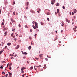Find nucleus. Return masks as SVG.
I'll return each mask as SVG.
<instances>
[{
  "label": "nucleus",
  "mask_w": 77,
  "mask_h": 77,
  "mask_svg": "<svg viewBox=\"0 0 77 77\" xmlns=\"http://www.w3.org/2000/svg\"><path fill=\"white\" fill-rule=\"evenodd\" d=\"M6 48H7V46H5V49H6Z\"/></svg>",
  "instance_id": "49"
},
{
  "label": "nucleus",
  "mask_w": 77,
  "mask_h": 77,
  "mask_svg": "<svg viewBox=\"0 0 77 77\" xmlns=\"http://www.w3.org/2000/svg\"><path fill=\"white\" fill-rule=\"evenodd\" d=\"M37 66L38 67H41V65H39V66Z\"/></svg>",
  "instance_id": "46"
},
{
  "label": "nucleus",
  "mask_w": 77,
  "mask_h": 77,
  "mask_svg": "<svg viewBox=\"0 0 77 77\" xmlns=\"http://www.w3.org/2000/svg\"><path fill=\"white\" fill-rule=\"evenodd\" d=\"M9 69H10V70H11V69H12V68H9Z\"/></svg>",
  "instance_id": "55"
},
{
  "label": "nucleus",
  "mask_w": 77,
  "mask_h": 77,
  "mask_svg": "<svg viewBox=\"0 0 77 77\" xmlns=\"http://www.w3.org/2000/svg\"><path fill=\"white\" fill-rule=\"evenodd\" d=\"M5 5H7L8 4V2L6 1L5 2Z\"/></svg>",
  "instance_id": "19"
},
{
  "label": "nucleus",
  "mask_w": 77,
  "mask_h": 77,
  "mask_svg": "<svg viewBox=\"0 0 77 77\" xmlns=\"http://www.w3.org/2000/svg\"><path fill=\"white\" fill-rule=\"evenodd\" d=\"M13 35H14V33H12L11 34V36H12Z\"/></svg>",
  "instance_id": "33"
},
{
  "label": "nucleus",
  "mask_w": 77,
  "mask_h": 77,
  "mask_svg": "<svg viewBox=\"0 0 77 77\" xmlns=\"http://www.w3.org/2000/svg\"><path fill=\"white\" fill-rule=\"evenodd\" d=\"M35 22L34 21L32 22V23L33 24H35Z\"/></svg>",
  "instance_id": "43"
},
{
  "label": "nucleus",
  "mask_w": 77,
  "mask_h": 77,
  "mask_svg": "<svg viewBox=\"0 0 77 77\" xmlns=\"http://www.w3.org/2000/svg\"><path fill=\"white\" fill-rule=\"evenodd\" d=\"M3 30L4 31H5V30H6V28H4Z\"/></svg>",
  "instance_id": "28"
},
{
  "label": "nucleus",
  "mask_w": 77,
  "mask_h": 77,
  "mask_svg": "<svg viewBox=\"0 0 77 77\" xmlns=\"http://www.w3.org/2000/svg\"><path fill=\"white\" fill-rule=\"evenodd\" d=\"M30 31L31 32H32V29H30Z\"/></svg>",
  "instance_id": "50"
},
{
  "label": "nucleus",
  "mask_w": 77,
  "mask_h": 77,
  "mask_svg": "<svg viewBox=\"0 0 77 77\" xmlns=\"http://www.w3.org/2000/svg\"><path fill=\"white\" fill-rule=\"evenodd\" d=\"M68 23H69V22H70V20H68Z\"/></svg>",
  "instance_id": "61"
},
{
  "label": "nucleus",
  "mask_w": 77,
  "mask_h": 77,
  "mask_svg": "<svg viewBox=\"0 0 77 77\" xmlns=\"http://www.w3.org/2000/svg\"><path fill=\"white\" fill-rule=\"evenodd\" d=\"M32 69H33V68H30L29 69V70H31Z\"/></svg>",
  "instance_id": "9"
},
{
  "label": "nucleus",
  "mask_w": 77,
  "mask_h": 77,
  "mask_svg": "<svg viewBox=\"0 0 77 77\" xmlns=\"http://www.w3.org/2000/svg\"><path fill=\"white\" fill-rule=\"evenodd\" d=\"M52 5H54V3L53 2H51V3Z\"/></svg>",
  "instance_id": "38"
},
{
  "label": "nucleus",
  "mask_w": 77,
  "mask_h": 77,
  "mask_svg": "<svg viewBox=\"0 0 77 77\" xmlns=\"http://www.w3.org/2000/svg\"><path fill=\"white\" fill-rule=\"evenodd\" d=\"M14 56V55L12 54H10V56Z\"/></svg>",
  "instance_id": "13"
},
{
  "label": "nucleus",
  "mask_w": 77,
  "mask_h": 77,
  "mask_svg": "<svg viewBox=\"0 0 77 77\" xmlns=\"http://www.w3.org/2000/svg\"><path fill=\"white\" fill-rule=\"evenodd\" d=\"M30 12L31 13H33V14H35V12L33 10H30Z\"/></svg>",
  "instance_id": "1"
},
{
  "label": "nucleus",
  "mask_w": 77,
  "mask_h": 77,
  "mask_svg": "<svg viewBox=\"0 0 77 77\" xmlns=\"http://www.w3.org/2000/svg\"><path fill=\"white\" fill-rule=\"evenodd\" d=\"M2 63H6V62H5V61H2Z\"/></svg>",
  "instance_id": "24"
},
{
  "label": "nucleus",
  "mask_w": 77,
  "mask_h": 77,
  "mask_svg": "<svg viewBox=\"0 0 77 77\" xmlns=\"http://www.w3.org/2000/svg\"><path fill=\"white\" fill-rule=\"evenodd\" d=\"M8 73H9V75H12V73L9 72H8Z\"/></svg>",
  "instance_id": "12"
},
{
  "label": "nucleus",
  "mask_w": 77,
  "mask_h": 77,
  "mask_svg": "<svg viewBox=\"0 0 77 77\" xmlns=\"http://www.w3.org/2000/svg\"><path fill=\"white\" fill-rule=\"evenodd\" d=\"M8 74H6L5 75V77H8Z\"/></svg>",
  "instance_id": "27"
},
{
  "label": "nucleus",
  "mask_w": 77,
  "mask_h": 77,
  "mask_svg": "<svg viewBox=\"0 0 77 77\" xmlns=\"http://www.w3.org/2000/svg\"><path fill=\"white\" fill-rule=\"evenodd\" d=\"M57 6H59V3H57V5H56Z\"/></svg>",
  "instance_id": "14"
},
{
  "label": "nucleus",
  "mask_w": 77,
  "mask_h": 77,
  "mask_svg": "<svg viewBox=\"0 0 77 77\" xmlns=\"http://www.w3.org/2000/svg\"><path fill=\"white\" fill-rule=\"evenodd\" d=\"M43 55V54H40L39 56L40 57H42V55Z\"/></svg>",
  "instance_id": "11"
},
{
  "label": "nucleus",
  "mask_w": 77,
  "mask_h": 77,
  "mask_svg": "<svg viewBox=\"0 0 77 77\" xmlns=\"http://www.w3.org/2000/svg\"><path fill=\"white\" fill-rule=\"evenodd\" d=\"M24 18H27V17H26V16H25Z\"/></svg>",
  "instance_id": "48"
},
{
  "label": "nucleus",
  "mask_w": 77,
  "mask_h": 77,
  "mask_svg": "<svg viewBox=\"0 0 77 77\" xmlns=\"http://www.w3.org/2000/svg\"><path fill=\"white\" fill-rule=\"evenodd\" d=\"M29 2H26V5L27 6H28L29 5Z\"/></svg>",
  "instance_id": "21"
},
{
  "label": "nucleus",
  "mask_w": 77,
  "mask_h": 77,
  "mask_svg": "<svg viewBox=\"0 0 77 77\" xmlns=\"http://www.w3.org/2000/svg\"><path fill=\"white\" fill-rule=\"evenodd\" d=\"M52 2H53V3H54V2H55V0H52Z\"/></svg>",
  "instance_id": "17"
},
{
  "label": "nucleus",
  "mask_w": 77,
  "mask_h": 77,
  "mask_svg": "<svg viewBox=\"0 0 77 77\" xmlns=\"http://www.w3.org/2000/svg\"><path fill=\"white\" fill-rule=\"evenodd\" d=\"M24 75H22V76L23 77H24Z\"/></svg>",
  "instance_id": "59"
},
{
  "label": "nucleus",
  "mask_w": 77,
  "mask_h": 77,
  "mask_svg": "<svg viewBox=\"0 0 77 77\" xmlns=\"http://www.w3.org/2000/svg\"><path fill=\"white\" fill-rule=\"evenodd\" d=\"M33 69H35V70H36V69H37L34 68Z\"/></svg>",
  "instance_id": "44"
},
{
  "label": "nucleus",
  "mask_w": 77,
  "mask_h": 77,
  "mask_svg": "<svg viewBox=\"0 0 77 77\" xmlns=\"http://www.w3.org/2000/svg\"><path fill=\"white\" fill-rule=\"evenodd\" d=\"M28 49L29 50H30V49H31V46H29V47Z\"/></svg>",
  "instance_id": "8"
},
{
  "label": "nucleus",
  "mask_w": 77,
  "mask_h": 77,
  "mask_svg": "<svg viewBox=\"0 0 77 77\" xmlns=\"http://www.w3.org/2000/svg\"><path fill=\"white\" fill-rule=\"evenodd\" d=\"M63 9H65V6H63Z\"/></svg>",
  "instance_id": "16"
},
{
  "label": "nucleus",
  "mask_w": 77,
  "mask_h": 77,
  "mask_svg": "<svg viewBox=\"0 0 77 77\" xmlns=\"http://www.w3.org/2000/svg\"><path fill=\"white\" fill-rule=\"evenodd\" d=\"M7 44L8 46H10L11 45V43H8Z\"/></svg>",
  "instance_id": "2"
},
{
  "label": "nucleus",
  "mask_w": 77,
  "mask_h": 77,
  "mask_svg": "<svg viewBox=\"0 0 77 77\" xmlns=\"http://www.w3.org/2000/svg\"><path fill=\"white\" fill-rule=\"evenodd\" d=\"M35 28H36L37 29V28H38V25H35Z\"/></svg>",
  "instance_id": "18"
},
{
  "label": "nucleus",
  "mask_w": 77,
  "mask_h": 77,
  "mask_svg": "<svg viewBox=\"0 0 77 77\" xmlns=\"http://www.w3.org/2000/svg\"><path fill=\"white\" fill-rule=\"evenodd\" d=\"M38 10L39 11H41V9H40V8H39Z\"/></svg>",
  "instance_id": "63"
},
{
  "label": "nucleus",
  "mask_w": 77,
  "mask_h": 77,
  "mask_svg": "<svg viewBox=\"0 0 77 77\" xmlns=\"http://www.w3.org/2000/svg\"><path fill=\"white\" fill-rule=\"evenodd\" d=\"M8 33V32H5L4 33V34H5L4 35V36H6L7 35L6 33Z\"/></svg>",
  "instance_id": "5"
},
{
  "label": "nucleus",
  "mask_w": 77,
  "mask_h": 77,
  "mask_svg": "<svg viewBox=\"0 0 77 77\" xmlns=\"http://www.w3.org/2000/svg\"><path fill=\"white\" fill-rule=\"evenodd\" d=\"M23 54H24V55L25 54V55H26L27 54V53H26V52H23Z\"/></svg>",
  "instance_id": "6"
},
{
  "label": "nucleus",
  "mask_w": 77,
  "mask_h": 77,
  "mask_svg": "<svg viewBox=\"0 0 77 77\" xmlns=\"http://www.w3.org/2000/svg\"><path fill=\"white\" fill-rule=\"evenodd\" d=\"M3 66L2 65L0 67V68H3Z\"/></svg>",
  "instance_id": "47"
},
{
  "label": "nucleus",
  "mask_w": 77,
  "mask_h": 77,
  "mask_svg": "<svg viewBox=\"0 0 77 77\" xmlns=\"http://www.w3.org/2000/svg\"><path fill=\"white\" fill-rule=\"evenodd\" d=\"M14 40V41H17V38H15Z\"/></svg>",
  "instance_id": "62"
},
{
  "label": "nucleus",
  "mask_w": 77,
  "mask_h": 77,
  "mask_svg": "<svg viewBox=\"0 0 77 77\" xmlns=\"http://www.w3.org/2000/svg\"><path fill=\"white\" fill-rule=\"evenodd\" d=\"M26 69V68H22V69H21V71H23V70L24 69Z\"/></svg>",
  "instance_id": "3"
},
{
  "label": "nucleus",
  "mask_w": 77,
  "mask_h": 77,
  "mask_svg": "<svg viewBox=\"0 0 77 77\" xmlns=\"http://www.w3.org/2000/svg\"><path fill=\"white\" fill-rule=\"evenodd\" d=\"M8 66H9V64H8L7 65V67H8Z\"/></svg>",
  "instance_id": "56"
},
{
  "label": "nucleus",
  "mask_w": 77,
  "mask_h": 77,
  "mask_svg": "<svg viewBox=\"0 0 77 77\" xmlns=\"http://www.w3.org/2000/svg\"><path fill=\"white\" fill-rule=\"evenodd\" d=\"M21 52H22V54H23V53H24V52H23V51H21Z\"/></svg>",
  "instance_id": "58"
},
{
  "label": "nucleus",
  "mask_w": 77,
  "mask_h": 77,
  "mask_svg": "<svg viewBox=\"0 0 77 77\" xmlns=\"http://www.w3.org/2000/svg\"><path fill=\"white\" fill-rule=\"evenodd\" d=\"M12 65V63H10V66H11V65Z\"/></svg>",
  "instance_id": "22"
},
{
  "label": "nucleus",
  "mask_w": 77,
  "mask_h": 77,
  "mask_svg": "<svg viewBox=\"0 0 77 77\" xmlns=\"http://www.w3.org/2000/svg\"><path fill=\"white\" fill-rule=\"evenodd\" d=\"M36 31L37 32H39V29H36Z\"/></svg>",
  "instance_id": "36"
},
{
  "label": "nucleus",
  "mask_w": 77,
  "mask_h": 77,
  "mask_svg": "<svg viewBox=\"0 0 77 77\" xmlns=\"http://www.w3.org/2000/svg\"><path fill=\"white\" fill-rule=\"evenodd\" d=\"M47 20H48V21H50V19H49V18H47Z\"/></svg>",
  "instance_id": "26"
},
{
  "label": "nucleus",
  "mask_w": 77,
  "mask_h": 77,
  "mask_svg": "<svg viewBox=\"0 0 77 77\" xmlns=\"http://www.w3.org/2000/svg\"><path fill=\"white\" fill-rule=\"evenodd\" d=\"M15 1L13 2V5H15Z\"/></svg>",
  "instance_id": "34"
},
{
  "label": "nucleus",
  "mask_w": 77,
  "mask_h": 77,
  "mask_svg": "<svg viewBox=\"0 0 77 77\" xmlns=\"http://www.w3.org/2000/svg\"><path fill=\"white\" fill-rule=\"evenodd\" d=\"M74 13L73 12H72V15H74Z\"/></svg>",
  "instance_id": "32"
},
{
  "label": "nucleus",
  "mask_w": 77,
  "mask_h": 77,
  "mask_svg": "<svg viewBox=\"0 0 77 77\" xmlns=\"http://www.w3.org/2000/svg\"><path fill=\"white\" fill-rule=\"evenodd\" d=\"M35 59H36V60H39V58L35 57Z\"/></svg>",
  "instance_id": "25"
},
{
  "label": "nucleus",
  "mask_w": 77,
  "mask_h": 77,
  "mask_svg": "<svg viewBox=\"0 0 77 77\" xmlns=\"http://www.w3.org/2000/svg\"><path fill=\"white\" fill-rule=\"evenodd\" d=\"M41 25H44V23L42 22H41Z\"/></svg>",
  "instance_id": "15"
},
{
  "label": "nucleus",
  "mask_w": 77,
  "mask_h": 77,
  "mask_svg": "<svg viewBox=\"0 0 77 77\" xmlns=\"http://www.w3.org/2000/svg\"><path fill=\"white\" fill-rule=\"evenodd\" d=\"M38 24L37 23L35 22V25H38Z\"/></svg>",
  "instance_id": "20"
},
{
  "label": "nucleus",
  "mask_w": 77,
  "mask_h": 77,
  "mask_svg": "<svg viewBox=\"0 0 77 77\" xmlns=\"http://www.w3.org/2000/svg\"><path fill=\"white\" fill-rule=\"evenodd\" d=\"M3 51H0V54H2V53H3Z\"/></svg>",
  "instance_id": "10"
},
{
  "label": "nucleus",
  "mask_w": 77,
  "mask_h": 77,
  "mask_svg": "<svg viewBox=\"0 0 77 77\" xmlns=\"http://www.w3.org/2000/svg\"><path fill=\"white\" fill-rule=\"evenodd\" d=\"M73 18H74V19H75V16H74L73 17Z\"/></svg>",
  "instance_id": "39"
},
{
  "label": "nucleus",
  "mask_w": 77,
  "mask_h": 77,
  "mask_svg": "<svg viewBox=\"0 0 77 77\" xmlns=\"http://www.w3.org/2000/svg\"><path fill=\"white\" fill-rule=\"evenodd\" d=\"M13 58V57H11V59H12Z\"/></svg>",
  "instance_id": "52"
},
{
  "label": "nucleus",
  "mask_w": 77,
  "mask_h": 77,
  "mask_svg": "<svg viewBox=\"0 0 77 77\" xmlns=\"http://www.w3.org/2000/svg\"><path fill=\"white\" fill-rule=\"evenodd\" d=\"M17 56V55L15 54L14 56V57H16V56Z\"/></svg>",
  "instance_id": "53"
},
{
  "label": "nucleus",
  "mask_w": 77,
  "mask_h": 77,
  "mask_svg": "<svg viewBox=\"0 0 77 77\" xmlns=\"http://www.w3.org/2000/svg\"><path fill=\"white\" fill-rule=\"evenodd\" d=\"M74 11H77V10H76V9H74Z\"/></svg>",
  "instance_id": "54"
},
{
  "label": "nucleus",
  "mask_w": 77,
  "mask_h": 77,
  "mask_svg": "<svg viewBox=\"0 0 77 77\" xmlns=\"http://www.w3.org/2000/svg\"><path fill=\"white\" fill-rule=\"evenodd\" d=\"M32 27H33V29H36V28L34 25H32Z\"/></svg>",
  "instance_id": "7"
},
{
  "label": "nucleus",
  "mask_w": 77,
  "mask_h": 77,
  "mask_svg": "<svg viewBox=\"0 0 77 77\" xmlns=\"http://www.w3.org/2000/svg\"><path fill=\"white\" fill-rule=\"evenodd\" d=\"M25 28H27V26L25 25Z\"/></svg>",
  "instance_id": "31"
},
{
  "label": "nucleus",
  "mask_w": 77,
  "mask_h": 77,
  "mask_svg": "<svg viewBox=\"0 0 77 77\" xmlns=\"http://www.w3.org/2000/svg\"><path fill=\"white\" fill-rule=\"evenodd\" d=\"M66 22H68V19H66Z\"/></svg>",
  "instance_id": "23"
},
{
  "label": "nucleus",
  "mask_w": 77,
  "mask_h": 77,
  "mask_svg": "<svg viewBox=\"0 0 77 77\" xmlns=\"http://www.w3.org/2000/svg\"><path fill=\"white\" fill-rule=\"evenodd\" d=\"M17 48H19V47H20V46H19V45H17Z\"/></svg>",
  "instance_id": "45"
},
{
  "label": "nucleus",
  "mask_w": 77,
  "mask_h": 77,
  "mask_svg": "<svg viewBox=\"0 0 77 77\" xmlns=\"http://www.w3.org/2000/svg\"><path fill=\"white\" fill-rule=\"evenodd\" d=\"M12 31L13 32H14V31H15V29H13Z\"/></svg>",
  "instance_id": "37"
},
{
  "label": "nucleus",
  "mask_w": 77,
  "mask_h": 77,
  "mask_svg": "<svg viewBox=\"0 0 77 77\" xmlns=\"http://www.w3.org/2000/svg\"><path fill=\"white\" fill-rule=\"evenodd\" d=\"M57 13H58V14H59V13H60V12H59V9H57Z\"/></svg>",
  "instance_id": "4"
},
{
  "label": "nucleus",
  "mask_w": 77,
  "mask_h": 77,
  "mask_svg": "<svg viewBox=\"0 0 77 77\" xmlns=\"http://www.w3.org/2000/svg\"><path fill=\"white\" fill-rule=\"evenodd\" d=\"M2 25H3V26H4V23L2 22Z\"/></svg>",
  "instance_id": "29"
},
{
  "label": "nucleus",
  "mask_w": 77,
  "mask_h": 77,
  "mask_svg": "<svg viewBox=\"0 0 77 77\" xmlns=\"http://www.w3.org/2000/svg\"><path fill=\"white\" fill-rule=\"evenodd\" d=\"M45 60H46V61H48V59H47V58H45Z\"/></svg>",
  "instance_id": "40"
},
{
  "label": "nucleus",
  "mask_w": 77,
  "mask_h": 77,
  "mask_svg": "<svg viewBox=\"0 0 77 77\" xmlns=\"http://www.w3.org/2000/svg\"><path fill=\"white\" fill-rule=\"evenodd\" d=\"M23 58L24 59H26V57H23Z\"/></svg>",
  "instance_id": "42"
},
{
  "label": "nucleus",
  "mask_w": 77,
  "mask_h": 77,
  "mask_svg": "<svg viewBox=\"0 0 77 77\" xmlns=\"http://www.w3.org/2000/svg\"><path fill=\"white\" fill-rule=\"evenodd\" d=\"M9 77H12V75H9Z\"/></svg>",
  "instance_id": "64"
},
{
  "label": "nucleus",
  "mask_w": 77,
  "mask_h": 77,
  "mask_svg": "<svg viewBox=\"0 0 77 77\" xmlns=\"http://www.w3.org/2000/svg\"><path fill=\"white\" fill-rule=\"evenodd\" d=\"M13 15H15V12H13Z\"/></svg>",
  "instance_id": "57"
},
{
  "label": "nucleus",
  "mask_w": 77,
  "mask_h": 77,
  "mask_svg": "<svg viewBox=\"0 0 77 77\" xmlns=\"http://www.w3.org/2000/svg\"><path fill=\"white\" fill-rule=\"evenodd\" d=\"M3 73H4V74H5V72L4 71H3V72H2V74H3Z\"/></svg>",
  "instance_id": "30"
},
{
  "label": "nucleus",
  "mask_w": 77,
  "mask_h": 77,
  "mask_svg": "<svg viewBox=\"0 0 77 77\" xmlns=\"http://www.w3.org/2000/svg\"><path fill=\"white\" fill-rule=\"evenodd\" d=\"M37 35V34H35L34 35H35V36H36Z\"/></svg>",
  "instance_id": "51"
},
{
  "label": "nucleus",
  "mask_w": 77,
  "mask_h": 77,
  "mask_svg": "<svg viewBox=\"0 0 77 77\" xmlns=\"http://www.w3.org/2000/svg\"><path fill=\"white\" fill-rule=\"evenodd\" d=\"M18 26H19V27H21V25H20V24H19Z\"/></svg>",
  "instance_id": "41"
},
{
  "label": "nucleus",
  "mask_w": 77,
  "mask_h": 77,
  "mask_svg": "<svg viewBox=\"0 0 77 77\" xmlns=\"http://www.w3.org/2000/svg\"><path fill=\"white\" fill-rule=\"evenodd\" d=\"M47 57L48 58L49 57V58H50L51 57H49L48 56V55L47 56Z\"/></svg>",
  "instance_id": "35"
},
{
  "label": "nucleus",
  "mask_w": 77,
  "mask_h": 77,
  "mask_svg": "<svg viewBox=\"0 0 77 77\" xmlns=\"http://www.w3.org/2000/svg\"><path fill=\"white\" fill-rule=\"evenodd\" d=\"M63 25H64V24H61V26H62L63 27Z\"/></svg>",
  "instance_id": "60"
}]
</instances>
